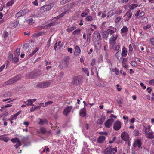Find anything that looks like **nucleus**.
Masks as SVG:
<instances>
[{"label":"nucleus","instance_id":"obj_41","mask_svg":"<svg viewBox=\"0 0 154 154\" xmlns=\"http://www.w3.org/2000/svg\"><path fill=\"white\" fill-rule=\"evenodd\" d=\"M33 19L32 18H30L27 21V22L30 25H32L33 24Z\"/></svg>","mask_w":154,"mask_h":154},{"label":"nucleus","instance_id":"obj_59","mask_svg":"<svg viewBox=\"0 0 154 154\" xmlns=\"http://www.w3.org/2000/svg\"><path fill=\"white\" fill-rule=\"evenodd\" d=\"M116 56L117 59H119L120 56V53L119 52V51L116 53Z\"/></svg>","mask_w":154,"mask_h":154},{"label":"nucleus","instance_id":"obj_40","mask_svg":"<svg viewBox=\"0 0 154 154\" xmlns=\"http://www.w3.org/2000/svg\"><path fill=\"white\" fill-rule=\"evenodd\" d=\"M0 140H1L5 142H7L10 140V139L8 137L1 138H0Z\"/></svg>","mask_w":154,"mask_h":154},{"label":"nucleus","instance_id":"obj_12","mask_svg":"<svg viewBox=\"0 0 154 154\" xmlns=\"http://www.w3.org/2000/svg\"><path fill=\"white\" fill-rule=\"evenodd\" d=\"M132 13L131 11H128L126 13L124 16L125 17V22L128 21L132 17Z\"/></svg>","mask_w":154,"mask_h":154},{"label":"nucleus","instance_id":"obj_28","mask_svg":"<svg viewBox=\"0 0 154 154\" xmlns=\"http://www.w3.org/2000/svg\"><path fill=\"white\" fill-rule=\"evenodd\" d=\"M24 103L25 104H26L27 106H34V105L33 104L31 99H29L26 101L24 102Z\"/></svg>","mask_w":154,"mask_h":154},{"label":"nucleus","instance_id":"obj_64","mask_svg":"<svg viewBox=\"0 0 154 154\" xmlns=\"http://www.w3.org/2000/svg\"><path fill=\"white\" fill-rule=\"evenodd\" d=\"M13 60L15 62H17L19 60V59L17 57H15L13 58Z\"/></svg>","mask_w":154,"mask_h":154},{"label":"nucleus","instance_id":"obj_16","mask_svg":"<svg viewBox=\"0 0 154 154\" xmlns=\"http://www.w3.org/2000/svg\"><path fill=\"white\" fill-rule=\"evenodd\" d=\"M94 38L95 40H100L101 39L100 33L97 31H95L94 35Z\"/></svg>","mask_w":154,"mask_h":154},{"label":"nucleus","instance_id":"obj_39","mask_svg":"<svg viewBox=\"0 0 154 154\" xmlns=\"http://www.w3.org/2000/svg\"><path fill=\"white\" fill-rule=\"evenodd\" d=\"M111 46L112 47V49L118 51L120 48V46L119 45H117L116 46H115V45L113 46L111 45Z\"/></svg>","mask_w":154,"mask_h":154},{"label":"nucleus","instance_id":"obj_51","mask_svg":"<svg viewBox=\"0 0 154 154\" xmlns=\"http://www.w3.org/2000/svg\"><path fill=\"white\" fill-rule=\"evenodd\" d=\"M8 35V33L6 32H4L3 35L2 37L4 38L7 37Z\"/></svg>","mask_w":154,"mask_h":154},{"label":"nucleus","instance_id":"obj_36","mask_svg":"<svg viewBox=\"0 0 154 154\" xmlns=\"http://www.w3.org/2000/svg\"><path fill=\"white\" fill-rule=\"evenodd\" d=\"M80 30L79 29H77L73 32V34L74 35H79L80 32Z\"/></svg>","mask_w":154,"mask_h":154},{"label":"nucleus","instance_id":"obj_53","mask_svg":"<svg viewBox=\"0 0 154 154\" xmlns=\"http://www.w3.org/2000/svg\"><path fill=\"white\" fill-rule=\"evenodd\" d=\"M19 139L17 138H15L12 139L11 140V141L13 143L17 142L19 141Z\"/></svg>","mask_w":154,"mask_h":154},{"label":"nucleus","instance_id":"obj_43","mask_svg":"<svg viewBox=\"0 0 154 154\" xmlns=\"http://www.w3.org/2000/svg\"><path fill=\"white\" fill-rule=\"evenodd\" d=\"M112 71L114 72L116 75H118L119 74V70L116 68L113 69Z\"/></svg>","mask_w":154,"mask_h":154},{"label":"nucleus","instance_id":"obj_48","mask_svg":"<svg viewBox=\"0 0 154 154\" xmlns=\"http://www.w3.org/2000/svg\"><path fill=\"white\" fill-rule=\"evenodd\" d=\"M88 15V13L86 12H85L84 11L82 13L81 16L83 17H85Z\"/></svg>","mask_w":154,"mask_h":154},{"label":"nucleus","instance_id":"obj_49","mask_svg":"<svg viewBox=\"0 0 154 154\" xmlns=\"http://www.w3.org/2000/svg\"><path fill=\"white\" fill-rule=\"evenodd\" d=\"M21 145V143L20 142L19 140V141L17 142V143L16 145L14 146V147L16 148L17 149L19 146H20Z\"/></svg>","mask_w":154,"mask_h":154},{"label":"nucleus","instance_id":"obj_14","mask_svg":"<svg viewBox=\"0 0 154 154\" xmlns=\"http://www.w3.org/2000/svg\"><path fill=\"white\" fill-rule=\"evenodd\" d=\"M141 144L140 140L139 139H137L134 141L133 145L134 147L139 148L141 146Z\"/></svg>","mask_w":154,"mask_h":154},{"label":"nucleus","instance_id":"obj_25","mask_svg":"<svg viewBox=\"0 0 154 154\" xmlns=\"http://www.w3.org/2000/svg\"><path fill=\"white\" fill-rule=\"evenodd\" d=\"M127 54V51L126 48L124 47L122 49V57H125Z\"/></svg>","mask_w":154,"mask_h":154},{"label":"nucleus","instance_id":"obj_38","mask_svg":"<svg viewBox=\"0 0 154 154\" xmlns=\"http://www.w3.org/2000/svg\"><path fill=\"white\" fill-rule=\"evenodd\" d=\"M20 53V49L19 48H17L16 49L15 52V55L17 56H18Z\"/></svg>","mask_w":154,"mask_h":154},{"label":"nucleus","instance_id":"obj_6","mask_svg":"<svg viewBox=\"0 0 154 154\" xmlns=\"http://www.w3.org/2000/svg\"><path fill=\"white\" fill-rule=\"evenodd\" d=\"M73 79V83L74 85L79 84L82 82V78L81 76H75Z\"/></svg>","mask_w":154,"mask_h":154},{"label":"nucleus","instance_id":"obj_17","mask_svg":"<svg viewBox=\"0 0 154 154\" xmlns=\"http://www.w3.org/2000/svg\"><path fill=\"white\" fill-rule=\"evenodd\" d=\"M81 49L78 46H76L75 48L74 55L75 56H78L81 53Z\"/></svg>","mask_w":154,"mask_h":154},{"label":"nucleus","instance_id":"obj_3","mask_svg":"<svg viewBox=\"0 0 154 154\" xmlns=\"http://www.w3.org/2000/svg\"><path fill=\"white\" fill-rule=\"evenodd\" d=\"M65 14V13H63L61 14L60 15H59L58 16L56 17H54L52 19V21L51 23H49L47 26L49 27H51V26H54L56 24V23H57L56 21L58 19H59L60 18L62 17Z\"/></svg>","mask_w":154,"mask_h":154},{"label":"nucleus","instance_id":"obj_56","mask_svg":"<svg viewBox=\"0 0 154 154\" xmlns=\"http://www.w3.org/2000/svg\"><path fill=\"white\" fill-rule=\"evenodd\" d=\"M129 47V52H130L131 53L133 50V48H132V46L131 45V44H130Z\"/></svg>","mask_w":154,"mask_h":154},{"label":"nucleus","instance_id":"obj_58","mask_svg":"<svg viewBox=\"0 0 154 154\" xmlns=\"http://www.w3.org/2000/svg\"><path fill=\"white\" fill-rule=\"evenodd\" d=\"M140 10H138L137 12L135 14V16L136 17H139L140 14Z\"/></svg>","mask_w":154,"mask_h":154},{"label":"nucleus","instance_id":"obj_15","mask_svg":"<svg viewBox=\"0 0 154 154\" xmlns=\"http://www.w3.org/2000/svg\"><path fill=\"white\" fill-rule=\"evenodd\" d=\"M122 138L124 141L128 140L129 138V136L127 133L125 132H122L121 134Z\"/></svg>","mask_w":154,"mask_h":154},{"label":"nucleus","instance_id":"obj_29","mask_svg":"<svg viewBox=\"0 0 154 154\" xmlns=\"http://www.w3.org/2000/svg\"><path fill=\"white\" fill-rule=\"evenodd\" d=\"M109 34L107 31H105L103 32L102 37L103 38L107 39L108 38Z\"/></svg>","mask_w":154,"mask_h":154},{"label":"nucleus","instance_id":"obj_62","mask_svg":"<svg viewBox=\"0 0 154 154\" xmlns=\"http://www.w3.org/2000/svg\"><path fill=\"white\" fill-rule=\"evenodd\" d=\"M150 42L152 45L154 46V38H151L150 39Z\"/></svg>","mask_w":154,"mask_h":154},{"label":"nucleus","instance_id":"obj_21","mask_svg":"<svg viewBox=\"0 0 154 154\" xmlns=\"http://www.w3.org/2000/svg\"><path fill=\"white\" fill-rule=\"evenodd\" d=\"M105 137L103 136H100L98 137L97 141L99 143H102L105 140Z\"/></svg>","mask_w":154,"mask_h":154},{"label":"nucleus","instance_id":"obj_20","mask_svg":"<svg viewBox=\"0 0 154 154\" xmlns=\"http://www.w3.org/2000/svg\"><path fill=\"white\" fill-rule=\"evenodd\" d=\"M45 34V32L43 31L39 32L38 33H36L32 35V37H35L40 36L44 35Z\"/></svg>","mask_w":154,"mask_h":154},{"label":"nucleus","instance_id":"obj_18","mask_svg":"<svg viewBox=\"0 0 154 154\" xmlns=\"http://www.w3.org/2000/svg\"><path fill=\"white\" fill-rule=\"evenodd\" d=\"M116 10L113 9L109 11L107 14V18L110 17L116 14Z\"/></svg>","mask_w":154,"mask_h":154},{"label":"nucleus","instance_id":"obj_47","mask_svg":"<svg viewBox=\"0 0 154 154\" xmlns=\"http://www.w3.org/2000/svg\"><path fill=\"white\" fill-rule=\"evenodd\" d=\"M96 61L94 59L92 60L91 62V65L92 66V69H93V66L95 65L96 63Z\"/></svg>","mask_w":154,"mask_h":154},{"label":"nucleus","instance_id":"obj_10","mask_svg":"<svg viewBox=\"0 0 154 154\" xmlns=\"http://www.w3.org/2000/svg\"><path fill=\"white\" fill-rule=\"evenodd\" d=\"M121 126V123L119 121H116L113 124V128L116 130H119Z\"/></svg>","mask_w":154,"mask_h":154},{"label":"nucleus","instance_id":"obj_61","mask_svg":"<svg viewBox=\"0 0 154 154\" xmlns=\"http://www.w3.org/2000/svg\"><path fill=\"white\" fill-rule=\"evenodd\" d=\"M33 5H34L35 6H37L38 5V4L37 2V0H35L32 2Z\"/></svg>","mask_w":154,"mask_h":154},{"label":"nucleus","instance_id":"obj_9","mask_svg":"<svg viewBox=\"0 0 154 154\" xmlns=\"http://www.w3.org/2000/svg\"><path fill=\"white\" fill-rule=\"evenodd\" d=\"M50 84L49 81H47L43 83H40L38 84L37 86L40 88H45L48 87Z\"/></svg>","mask_w":154,"mask_h":154},{"label":"nucleus","instance_id":"obj_34","mask_svg":"<svg viewBox=\"0 0 154 154\" xmlns=\"http://www.w3.org/2000/svg\"><path fill=\"white\" fill-rule=\"evenodd\" d=\"M76 28V27L75 26H72L69 28H68L67 29V31L68 32H70L72 31L75 29Z\"/></svg>","mask_w":154,"mask_h":154},{"label":"nucleus","instance_id":"obj_54","mask_svg":"<svg viewBox=\"0 0 154 154\" xmlns=\"http://www.w3.org/2000/svg\"><path fill=\"white\" fill-rule=\"evenodd\" d=\"M116 87L118 91H121L122 89L121 87L119 84H117L116 85Z\"/></svg>","mask_w":154,"mask_h":154},{"label":"nucleus","instance_id":"obj_23","mask_svg":"<svg viewBox=\"0 0 154 154\" xmlns=\"http://www.w3.org/2000/svg\"><path fill=\"white\" fill-rule=\"evenodd\" d=\"M80 116L82 117H84L86 115V109L85 107L82 109L80 111Z\"/></svg>","mask_w":154,"mask_h":154},{"label":"nucleus","instance_id":"obj_52","mask_svg":"<svg viewBox=\"0 0 154 154\" xmlns=\"http://www.w3.org/2000/svg\"><path fill=\"white\" fill-rule=\"evenodd\" d=\"M131 64L132 66L135 67H136L137 66V63L135 61H132L131 62Z\"/></svg>","mask_w":154,"mask_h":154},{"label":"nucleus","instance_id":"obj_4","mask_svg":"<svg viewBox=\"0 0 154 154\" xmlns=\"http://www.w3.org/2000/svg\"><path fill=\"white\" fill-rule=\"evenodd\" d=\"M118 34L112 35L109 39V43L111 45H114L116 44V40L117 38Z\"/></svg>","mask_w":154,"mask_h":154},{"label":"nucleus","instance_id":"obj_44","mask_svg":"<svg viewBox=\"0 0 154 154\" xmlns=\"http://www.w3.org/2000/svg\"><path fill=\"white\" fill-rule=\"evenodd\" d=\"M134 135L135 136H137L139 134V131L138 130L135 129L133 132Z\"/></svg>","mask_w":154,"mask_h":154},{"label":"nucleus","instance_id":"obj_24","mask_svg":"<svg viewBox=\"0 0 154 154\" xmlns=\"http://www.w3.org/2000/svg\"><path fill=\"white\" fill-rule=\"evenodd\" d=\"M38 49H39L38 48H36L35 49V50H33L32 51V53H30V54H29V51H27V53H26V54L27 55L29 56V57H31L32 55H33L36 52L38 51Z\"/></svg>","mask_w":154,"mask_h":154},{"label":"nucleus","instance_id":"obj_46","mask_svg":"<svg viewBox=\"0 0 154 154\" xmlns=\"http://www.w3.org/2000/svg\"><path fill=\"white\" fill-rule=\"evenodd\" d=\"M151 26V25L150 24H148L146 26L143 27V28L144 30H146L150 28Z\"/></svg>","mask_w":154,"mask_h":154},{"label":"nucleus","instance_id":"obj_42","mask_svg":"<svg viewBox=\"0 0 154 154\" xmlns=\"http://www.w3.org/2000/svg\"><path fill=\"white\" fill-rule=\"evenodd\" d=\"M106 31L109 34H110V35H111V34L114 33L115 32L114 31L109 29H107Z\"/></svg>","mask_w":154,"mask_h":154},{"label":"nucleus","instance_id":"obj_22","mask_svg":"<svg viewBox=\"0 0 154 154\" xmlns=\"http://www.w3.org/2000/svg\"><path fill=\"white\" fill-rule=\"evenodd\" d=\"M21 111H18L16 114L12 115L10 117L11 120H13L17 118V117L21 113Z\"/></svg>","mask_w":154,"mask_h":154},{"label":"nucleus","instance_id":"obj_2","mask_svg":"<svg viewBox=\"0 0 154 154\" xmlns=\"http://www.w3.org/2000/svg\"><path fill=\"white\" fill-rule=\"evenodd\" d=\"M52 7L50 5H45L41 7L40 9V13L44 15L47 11L50 10Z\"/></svg>","mask_w":154,"mask_h":154},{"label":"nucleus","instance_id":"obj_50","mask_svg":"<svg viewBox=\"0 0 154 154\" xmlns=\"http://www.w3.org/2000/svg\"><path fill=\"white\" fill-rule=\"evenodd\" d=\"M121 17H120L119 16L117 17L115 20V22L116 23H118L121 20Z\"/></svg>","mask_w":154,"mask_h":154},{"label":"nucleus","instance_id":"obj_1","mask_svg":"<svg viewBox=\"0 0 154 154\" xmlns=\"http://www.w3.org/2000/svg\"><path fill=\"white\" fill-rule=\"evenodd\" d=\"M117 152V147L113 148L112 146H109L104 151V153L105 154H115Z\"/></svg>","mask_w":154,"mask_h":154},{"label":"nucleus","instance_id":"obj_7","mask_svg":"<svg viewBox=\"0 0 154 154\" xmlns=\"http://www.w3.org/2000/svg\"><path fill=\"white\" fill-rule=\"evenodd\" d=\"M29 11V10L28 9H24L17 13L16 14V16L17 17H19L25 15L26 14L28 13Z\"/></svg>","mask_w":154,"mask_h":154},{"label":"nucleus","instance_id":"obj_26","mask_svg":"<svg viewBox=\"0 0 154 154\" xmlns=\"http://www.w3.org/2000/svg\"><path fill=\"white\" fill-rule=\"evenodd\" d=\"M40 121L38 123L39 125H42L45 124H47L48 122L47 121L46 119H40Z\"/></svg>","mask_w":154,"mask_h":154},{"label":"nucleus","instance_id":"obj_37","mask_svg":"<svg viewBox=\"0 0 154 154\" xmlns=\"http://www.w3.org/2000/svg\"><path fill=\"white\" fill-rule=\"evenodd\" d=\"M14 3V2L13 0H11L6 3V6L8 7L11 6Z\"/></svg>","mask_w":154,"mask_h":154},{"label":"nucleus","instance_id":"obj_32","mask_svg":"<svg viewBox=\"0 0 154 154\" xmlns=\"http://www.w3.org/2000/svg\"><path fill=\"white\" fill-rule=\"evenodd\" d=\"M61 43V41H59L58 42H57L54 45V50H57V46H58L60 45Z\"/></svg>","mask_w":154,"mask_h":154},{"label":"nucleus","instance_id":"obj_19","mask_svg":"<svg viewBox=\"0 0 154 154\" xmlns=\"http://www.w3.org/2000/svg\"><path fill=\"white\" fill-rule=\"evenodd\" d=\"M153 134V132H150L146 134L145 136L146 137L148 138L152 139L154 138V135Z\"/></svg>","mask_w":154,"mask_h":154},{"label":"nucleus","instance_id":"obj_11","mask_svg":"<svg viewBox=\"0 0 154 154\" xmlns=\"http://www.w3.org/2000/svg\"><path fill=\"white\" fill-rule=\"evenodd\" d=\"M128 28L127 27L124 26L120 30V33L123 37L125 36L127 34Z\"/></svg>","mask_w":154,"mask_h":154},{"label":"nucleus","instance_id":"obj_35","mask_svg":"<svg viewBox=\"0 0 154 154\" xmlns=\"http://www.w3.org/2000/svg\"><path fill=\"white\" fill-rule=\"evenodd\" d=\"M17 25V22H15L11 24L10 25V27L11 29H13L16 27Z\"/></svg>","mask_w":154,"mask_h":154},{"label":"nucleus","instance_id":"obj_57","mask_svg":"<svg viewBox=\"0 0 154 154\" xmlns=\"http://www.w3.org/2000/svg\"><path fill=\"white\" fill-rule=\"evenodd\" d=\"M40 131L42 133H44L46 131L45 128L42 127H41Z\"/></svg>","mask_w":154,"mask_h":154},{"label":"nucleus","instance_id":"obj_5","mask_svg":"<svg viewBox=\"0 0 154 154\" xmlns=\"http://www.w3.org/2000/svg\"><path fill=\"white\" fill-rule=\"evenodd\" d=\"M21 75H18L6 82L7 85H11L15 82L21 78Z\"/></svg>","mask_w":154,"mask_h":154},{"label":"nucleus","instance_id":"obj_27","mask_svg":"<svg viewBox=\"0 0 154 154\" xmlns=\"http://www.w3.org/2000/svg\"><path fill=\"white\" fill-rule=\"evenodd\" d=\"M105 119V117H101L97 120V122L99 124H101L104 121Z\"/></svg>","mask_w":154,"mask_h":154},{"label":"nucleus","instance_id":"obj_55","mask_svg":"<svg viewBox=\"0 0 154 154\" xmlns=\"http://www.w3.org/2000/svg\"><path fill=\"white\" fill-rule=\"evenodd\" d=\"M69 1H70V0H63L61 2L60 4L62 5L68 2Z\"/></svg>","mask_w":154,"mask_h":154},{"label":"nucleus","instance_id":"obj_8","mask_svg":"<svg viewBox=\"0 0 154 154\" xmlns=\"http://www.w3.org/2000/svg\"><path fill=\"white\" fill-rule=\"evenodd\" d=\"M114 120L112 119H110L107 120L104 123V125L106 127L110 128L112 125Z\"/></svg>","mask_w":154,"mask_h":154},{"label":"nucleus","instance_id":"obj_31","mask_svg":"<svg viewBox=\"0 0 154 154\" xmlns=\"http://www.w3.org/2000/svg\"><path fill=\"white\" fill-rule=\"evenodd\" d=\"M138 5L137 4H133L129 6L130 10H133L138 6Z\"/></svg>","mask_w":154,"mask_h":154},{"label":"nucleus","instance_id":"obj_63","mask_svg":"<svg viewBox=\"0 0 154 154\" xmlns=\"http://www.w3.org/2000/svg\"><path fill=\"white\" fill-rule=\"evenodd\" d=\"M97 86L100 87H103L104 86L103 84H102L100 82H98L97 83Z\"/></svg>","mask_w":154,"mask_h":154},{"label":"nucleus","instance_id":"obj_45","mask_svg":"<svg viewBox=\"0 0 154 154\" xmlns=\"http://www.w3.org/2000/svg\"><path fill=\"white\" fill-rule=\"evenodd\" d=\"M149 84L154 86V79L150 80L148 81Z\"/></svg>","mask_w":154,"mask_h":154},{"label":"nucleus","instance_id":"obj_30","mask_svg":"<svg viewBox=\"0 0 154 154\" xmlns=\"http://www.w3.org/2000/svg\"><path fill=\"white\" fill-rule=\"evenodd\" d=\"M93 19V17L90 15L87 16L85 19V21L88 22H91Z\"/></svg>","mask_w":154,"mask_h":154},{"label":"nucleus","instance_id":"obj_13","mask_svg":"<svg viewBox=\"0 0 154 154\" xmlns=\"http://www.w3.org/2000/svg\"><path fill=\"white\" fill-rule=\"evenodd\" d=\"M72 107L71 106H67L65 108L63 112V114L65 116H67L70 112Z\"/></svg>","mask_w":154,"mask_h":154},{"label":"nucleus","instance_id":"obj_60","mask_svg":"<svg viewBox=\"0 0 154 154\" xmlns=\"http://www.w3.org/2000/svg\"><path fill=\"white\" fill-rule=\"evenodd\" d=\"M99 133L100 135H107L108 134V133L106 132H99Z\"/></svg>","mask_w":154,"mask_h":154},{"label":"nucleus","instance_id":"obj_33","mask_svg":"<svg viewBox=\"0 0 154 154\" xmlns=\"http://www.w3.org/2000/svg\"><path fill=\"white\" fill-rule=\"evenodd\" d=\"M82 70L83 72H84L85 73H86L87 76H89V73L88 72V70L87 68H83L82 69Z\"/></svg>","mask_w":154,"mask_h":154}]
</instances>
